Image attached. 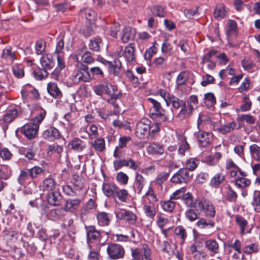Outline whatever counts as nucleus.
<instances>
[{"label":"nucleus","instance_id":"1","mask_svg":"<svg viewBox=\"0 0 260 260\" xmlns=\"http://www.w3.org/2000/svg\"><path fill=\"white\" fill-rule=\"evenodd\" d=\"M93 90L98 95L102 96L105 94L110 96L112 99H117L119 97L117 86L112 85L108 81L94 86Z\"/></svg>","mask_w":260,"mask_h":260},{"label":"nucleus","instance_id":"2","mask_svg":"<svg viewBox=\"0 0 260 260\" xmlns=\"http://www.w3.org/2000/svg\"><path fill=\"white\" fill-rule=\"evenodd\" d=\"M77 70L72 75L71 79L74 84H78L80 82H88L91 79V75L88 71V67L82 63L77 66Z\"/></svg>","mask_w":260,"mask_h":260},{"label":"nucleus","instance_id":"3","mask_svg":"<svg viewBox=\"0 0 260 260\" xmlns=\"http://www.w3.org/2000/svg\"><path fill=\"white\" fill-rule=\"evenodd\" d=\"M131 253L134 260H152L151 250L147 244H143L136 248H131Z\"/></svg>","mask_w":260,"mask_h":260},{"label":"nucleus","instance_id":"4","mask_svg":"<svg viewBox=\"0 0 260 260\" xmlns=\"http://www.w3.org/2000/svg\"><path fill=\"white\" fill-rule=\"evenodd\" d=\"M115 54L118 57L123 56L126 60L129 63H133L135 60V47L134 43H129L126 45L124 50L122 48L117 50Z\"/></svg>","mask_w":260,"mask_h":260},{"label":"nucleus","instance_id":"5","mask_svg":"<svg viewBox=\"0 0 260 260\" xmlns=\"http://www.w3.org/2000/svg\"><path fill=\"white\" fill-rule=\"evenodd\" d=\"M18 115V109L16 107L6 111L3 116L0 118V126L5 132L8 128L9 124L13 121Z\"/></svg>","mask_w":260,"mask_h":260},{"label":"nucleus","instance_id":"6","mask_svg":"<svg viewBox=\"0 0 260 260\" xmlns=\"http://www.w3.org/2000/svg\"><path fill=\"white\" fill-rule=\"evenodd\" d=\"M151 121L147 118H143L136 125L135 134L140 139H144L150 135V124Z\"/></svg>","mask_w":260,"mask_h":260},{"label":"nucleus","instance_id":"7","mask_svg":"<svg viewBox=\"0 0 260 260\" xmlns=\"http://www.w3.org/2000/svg\"><path fill=\"white\" fill-rule=\"evenodd\" d=\"M107 252L109 257L113 260L122 258L125 252L123 247L116 243L109 244L107 248Z\"/></svg>","mask_w":260,"mask_h":260},{"label":"nucleus","instance_id":"8","mask_svg":"<svg viewBox=\"0 0 260 260\" xmlns=\"http://www.w3.org/2000/svg\"><path fill=\"white\" fill-rule=\"evenodd\" d=\"M87 236V242L89 246L91 243L100 242L101 232L95 229L94 226H85Z\"/></svg>","mask_w":260,"mask_h":260},{"label":"nucleus","instance_id":"9","mask_svg":"<svg viewBox=\"0 0 260 260\" xmlns=\"http://www.w3.org/2000/svg\"><path fill=\"white\" fill-rule=\"evenodd\" d=\"M150 117L152 119L160 122L172 121L174 117L173 110L171 109L170 112L165 114V110L162 109L158 111H155L150 114Z\"/></svg>","mask_w":260,"mask_h":260},{"label":"nucleus","instance_id":"10","mask_svg":"<svg viewBox=\"0 0 260 260\" xmlns=\"http://www.w3.org/2000/svg\"><path fill=\"white\" fill-rule=\"evenodd\" d=\"M197 207L199 210L204 211L207 215L211 217L215 216V211L213 205L204 198L198 199Z\"/></svg>","mask_w":260,"mask_h":260},{"label":"nucleus","instance_id":"11","mask_svg":"<svg viewBox=\"0 0 260 260\" xmlns=\"http://www.w3.org/2000/svg\"><path fill=\"white\" fill-rule=\"evenodd\" d=\"M39 126L34 122L27 123L21 128V133L28 139H31L35 138L38 133Z\"/></svg>","mask_w":260,"mask_h":260},{"label":"nucleus","instance_id":"12","mask_svg":"<svg viewBox=\"0 0 260 260\" xmlns=\"http://www.w3.org/2000/svg\"><path fill=\"white\" fill-rule=\"evenodd\" d=\"M189 178L188 171L186 169L182 168L173 176L171 180L173 183L180 184L181 183H187Z\"/></svg>","mask_w":260,"mask_h":260},{"label":"nucleus","instance_id":"13","mask_svg":"<svg viewBox=\"0 0 260 260\" xmlns=\"http://www.w3.org/2000/svg\"><path fill=\"white\" fill-rule=\"evenodd\" d=\"M116 216L117 218L124 220L129 224H135L137 221V217L135 214L132 212L126 210H121L116 213Z\"/></svg>","mask_w":260,"mask_h":260},{"label":"nucleus","instance_id":"14","mask_svg":"<svg viewBox=\"0 0 260 260\" xmlns=\"http://www.w3.org/2000/svg\"><path fill=\"white\" fill-rule=\"evenodd\" d=\"M177 100L178 102L177 103V106L172 107L175 109H178L179 108H181V110L178 113L177 117L182 119H184L190 117L191 114L187 107L186 103L185 101L178 98H177Z\"/></svg>","mask_w":260,"mask_h":260},{"label":"nucleus","instance_id":"15","mask_svg":"<svg viewBox=\"0 0 260 260\" xmlns=\"http://www.w3.org/2000/svg\"><path fill=\"white\" fill-rule=\"evenodd\" d=\"M48 203L54 206H58L61 205L62 196L58 190L50 191L46 196Z\"/></svg>","mask_w":260,"mask_h":260},{"label":"nucleus","instance_id":"16","mask_svg":"<svg viewBox=\"0 0 260 260\" xmlns=\"http://www.w3.org/2000/svg\"><path fill=\"white\" fill-rule=\"evenodd\" d=\"M159 94L164 99L166 103V105L169 106L171 105L172 107H176L178 102L176 96L173 94H170L167 91L160 89L158 91Z\"/></svg>","mask_w":260,"mask_h":260},{"label":"nucleus","instance_id":"17","mask_svg":"<svg viewBox=\"0 0 260 260\" xmlns=\"http://www.w3.org/2000/svg\"><path fill=\"white\" fill-rule=\"evenodd\" d=\"M47 89L48 93L53 98L60 99L62 93L56 83L50 82L47 84Z\"/></svg>","mask_w":260,"mask_h":260},{"label":"nucleus","instance_id":"18","mask_svg":"<svg viewBox=\"0 0 260 260\" xmlns=\"http://www.w3.org/2000/svg\"><path fill=\"white\" fill-rule=\"evenodd\" d=\"M211 134L204 131H199L197 138L199 145L202 147H207L211 144Z\"/></svg>","mask_w":260,"mask_h":260},{"label":"nucleus","instance_id":"19","mask_svg":"<svg viewBox=\"0 0 260 260\" xmlns=\"http://www.w3.org/2000/svg\"><path fill=\"white\" fill-rule=\"evenodd\" d=\"M105 64L108 66L109 72L114 76H117L120 73L122 65L119 59H115L113 61H107Z\"/></svg>","mask_w":260,"mask_h":260},{"label":"nucleus","instance_id":"20","mask_svg":"<svg viewBox=\"0 0 260 260\" xmlns=\"http://www.w3.org/2000/svg\"><path fill=\"white\" fill-rule=\"evenodd\" d=\"M135 29L129 27L123 28L120 34L121 41L125 43L130 40H133L135 37Z\"/></svg>","mask_w":260,"mask_h":260},{"label":"nucleus","instance_id":"21","mask_svg":"<svg viewBox=\"0 0 260 260\" xmlns=\"http://www.w3.org/2000/svg\"><path fill=\"white\" fill-rule=\"evenodd\" d=\"M112 217L111 214L105 212H99L96 214L98 224L101 226L108 225L111 222Z\"/></svg>","mask_w":260,"mask_h":260},{"label":"nucleus","instance_id":"22","mask_svg":"<svg viewBox=\"0 0 260 260\" xmlns=\"http://www.w3.org/2000/svg\"><path fill=\"white\" fill-rule=\"evenodd\" d=\"M43 137L45 139L54 140L60 137V134L57 129L54 127H50L42 134Z\"/></svg>","mask_w":260,"mask_h":260},{"label":"nucleus","instance_id":"23","mask_svg":"<svg viewBox=\"0 0 260 260\" xmlns=\"http://www.w3.org/2000/svg\"><path fill=\"white\" fill-rule=\"evenodd\" d=\"M40 63L43 69L47 71L50 70L54 66V62L52 56L50 54L44 55L40 59Z\"/></svg>","mask_w":260,"mask_h":260},{"label":"nucleus","instance_id":"24","mask_svg":"<svg viewBox=\"0 0 260 260\" xmlns=\"http://www.w3.org/2000/svg\"><path fill=\"white\" fill-rule=\"evenodd\" d=\"M197 208L198 207H193L186 210L185 216L187 220L192 222L199 218L200 213Z\"/></svg>","mask_w":260,"mask_h":260},{"label":"nucleus","instance_id":"25","mask_svg":"<svg viewBox=\"0 0 260 260\" xmlns=\"http://www.w3.org/2000/svg\"><path fill=\"white\" fill-rule=\"evenodd\" d=\"M55 185V180L50 175L43 180L41 187L44 191H52L54 189Z\"/></svg>","mask_w":260,"mask_h":260},{"label":"nucleus","instance_id":"26","mask_svg":"<svg viewBox=\"0 0 260 260\" xmlns=\"http://www.w3.org/2000/svg\"><path fill=\"white\" fill-rule=\"evenodd\" d=\"M145 180L143 176L138 173H136L135 181L134 185L135 192L141 194L142 189L145 185Z\"/></svg>","mask_w":260,"mask_h":260},{"label":"nucleus","instance_id":"27","mask_svg":"<svg viewBox=\"0 0 260 260\" xmlns=\"http://www.w3.org/2000/svg\"><path fill=\"white\" fill-rule=\"evenodd\" d=\"M72 149L80 152L86 147L85 143L81 139L75 138L69 144Z\"/></svg>","mask_w":260,"mask_h":260},{"label":"nucleus","instance_id":"28","mask_svg":"<svg viewBox=\"0 0 260 260\" xmlns=\"http://www.w3.org/2000/svg\"><path fill=\"white\" fill-rule=\"evenodd\" d=\"M143 210L146 216L153 219L156 215V209L154 203L149 202L144 205Z\"/></svg>","mask_w":260,"mask_h":260},{"label":"nucleus","instance_id":"29","mask_svg":"<svg viewBox=\"0 0 260 260\" xmlns=\"http://www.w3.org/2000/svg\"><path fill=\"white\" fill-rule=\"evenodd\" d=\"M205 247L208 250L214 254L219 252V246L217 242L214 239L207 240L205 242Z\"/></svg>","mask_w":260,"mask_h":260},{"label":"nucleus","instance_id":"30","mask_svg":"<svg viewBox=\"0 0 260 260\" xmlns=\"http://www.w3.org/2000/svg\"><path fill=\"white\" fill-rule=\"evenodd\" d=\"M224 180L225 176L221 173H218L211 179L210 185L217 188Z\"/></svg>","mask_w":260,"mask_h":260},{"label":"nucleus","instance_id":"31","mask_svg":"<svg viewBox=\"0 0 260 260\" xmlns=\"http://www.w3.org/2000/svg\"><path fill=\"white\" fill-rule=\"evenodd\" d=\"M237 126V123L234 121L225 124L221 125L217 128V131L220 133L225 135L229 133L234 130Z\"/></svg>","mask_w":260,"mask_h":260},{"label":"nucleus","instance_id":"32","mask_svg":"<svg viewBox=\"0 0 260 260\" xmlns=\"http://www.w3.org/2000/svg\"><path fill=\"white\" fill-rule=\"evenodd\" d=\"M128 197V192L125 189H120L118 187L115 191L113 198L115 200L117 199L121 202L126 203Z\"/></svg>","mask_w":260,"mask_h":260},{"label":"nucleus","instance_id":"33","mask_svg":"<svg viewBox=\"0 0 260 260\" xmlns=\"http://www.w3.org/2000/svg\"><path fill=\"white\" fill-rule=\"evenodd\" d=\"M251 204L254 210L260 213V190H255L253 191Z\"/></svg>","mask_w":260,"mask_h":260},{"label":"nucleus","instance_id":"34","mask_svg":"<svg viewBox=\"0 0 260 260\" xmlns=\"http://www.w3.org/2000/svg\"><path fill=\"white\" fill-rule=\"evenodd\" d=\"M81 201L79 199H69L66 201L63 209L65 212L76 210L78 207Z\"/></svg>","mask_w":260,"mask_h":260},{"label":"nucleus","instance_id":"35","mask_svg":"<svg viewBox=\"0 0 260 260\" xmlns=\"http://www.w3.org/2000/svg\"><path fill=\"white\" fill-rule=\"evenodd\" d=\"M102 45V39L99 37H96L91 39L89 43V48L94 51H99Z\"/></svg>","mask_w":260,"mask_h":260},{"label":"nucleus","instance_id":"36","mask_svg":"<svg viewBox=\"0 0 260 260\" xmlns=\"http://www.w3.org/2000/svg\"><path fill=\"white\" fill-rule=\"evenodd\" d=\"M117 186L114 184L104 183L103 190L104 194L107 197H114Z\"/></svg>","mask_w":260,"mask_h":260},{"label":"nucleus","instance_id":"37","mask_svg":"<svg viewBox=\"0 0 260 260\" xmlns=\"http://www.w3.org/2000/svg\"><path fill=\"white\" fill-rule=\"evenodd\" d=\"M184 204L188 207L192 208L193 207H197V202L198 200H196L194 202L193 201V197L192 194L190 192L185 193L183 197L182 198Z\"/></svg>","mask_w":260,"mask_h":260},{"label":"nucleus","instance_id":"38","mask_svg":"<svg viewBox=\"0 0 260 260\" xmlns=\"http://www.w3.org/2000/svg\"><path fill=\"white\" fill-rule=\"evenodd\" d=\"M148 151L151 154L161 155L164 153V149L163 146L159 144L152 143L148 147Z\"/></svg>","mask_w":260,"mask_h":260},{"label":"nucleus","instance_id":"39","mask_svg":"<svg viewBox=\"0 0 260 260\" xmlns=\"http://www.w3.org/2000/svg\"><path fill=\"white\" fill-rule=\"evenodd\" d=\"M174 233L181 239V244H183L187 236L186 229L181 225L177 226L175 228Z\"/></svg>","mask_w":260,"mask_h":260},{"label":"nucleus","instance_id":"40","mask_svg":"<svg viewBox=\"0 0 260 260\" xmlns=\"http://www.w3.org/2000/svg\"><path fill=\"white\" fill-rule=\"evenodd\" d=\"M259 250V247L256 243H251L245 246L243 249V252L247 255L257 253Z\"/></svg>","mask_w":260,"mask_h":260},{"label":"nucleus","instance_id":"41","mask_svg":"<svg viewBox=\"0 0 260 260\" xmlns=\"http://www.w3.org/2000/svg\"><path fill=\"white\" fill-rule=\"evenodd\" d=\"M238 177L235 182V185L239 188H245L250 185L251 181L250 179L243 177Z\"/></svg>","mask_w":260,"mask_h":260},{"label":"nucleus","instance_id":"42","mask_svg":"<svg viewBox=\"0 0 260 260\" xmlns=\"http://www.w3.org/2000/svg\"><path fill=\"white\" fill-rule=\"evenodd\" d=\"M251 157L255 160L260 161V147L256 144H252L249 147Z\"/></svg>","mask_w":260,"mask_h":260},{"label":"nucleus","instance_id":"43","mask_svg":"<svg viewBox=\"0 0 260 260\" xmlns=\"http://www.w3.org/2000/svg\"><path fill=\"white\" fill-rule=\"evenodd\" d=\"M1 58L6 59H10L13 61L15 59V54L14 52L12 51V47L9 46L3 49Z\"/></svg>","mask_w":260,"mask_h":260},{"label":"nucleus","instance_id":"44","mask_svg":"<svg viewBox=\"0 0 260 260\" xmlns=\"http://www.w3.org/2000/svg\"><path fill=\"white\" fill-rule=\"evenodd\" d=\"M235 221L236 224L240 228L241 234H244L245 233V228L247 225V221L242 216L240 215H236L235 217Z\"/></svg>","mask_w":260,"mask_h":260},{"label":"nucleus","instance_id":"45","mask_svg":"<svg viewBox=\"0 0 260 260\" xmlns=\"http://www.w3.org/2000/svg\"><path fill=\"white\" fill-rule=\"evenodd\" d=\"M173 199H169L167 201H164L160 202L161 208L168 212H172L175 207V202L172 201Z\"/></svg>","mask_w":260,"mask_h":260},{"label":"nucleus","instance_id":"46","mask_svg":"<svg viewBox=\"0 0 260 260\" xmlns=\"http://www.w3.org/2000/svg\"><path fill=\"white\" fill-rule=\"evenodd\" d=\"M196 225L200 229L206 228H212L215 225V222L211 220L205 218H201L197 223Z\"/></svg>","mask_w":260,"mask_h":260},{"label":"nucleus","instance_id":"47","mask_svg":"<svg viewBox=\"0 0 260 260\" xmlns=\"http://www.w3.org/2000/svg\"><path fill=\"white\" fill-rule=\"evenodd\" d=\"M214 16L217 19H221L226 16V12L223 5L216 7L214 11Z\"/></svg>","mask_w":260,"mask_h":260},{"label":"nucleus","instance_id":"48","mask_svg":"<svg viewBox=\"0 0 260 260\" xmlns=\"http://www.w3.org/2000/svg\"><path fill=\"white\" fill-rule=\"evenodd\" d=\"M64 212L63 208H56L50 210L48 215L52 219H55L63 216Z\"/></svg>","mask_w":260,"mask_h":260},{"label":"nucleus","instance_id":"49","mask_svg":"<svg viewBox=\"0 0 260 260\" xmlns=\"http://www.w3.org/2000/svg\"><path fill=\"white\" fill-rule=\"evenodd\" d=\"M29 177H30V174L28 169H24L20 171V173L17 178V181L20 184L23 185L28 180Z\"/></svg>","mask_w":260,"mask_h":260},{"label":"nucleus","instance_id":"50","mask_svg":"<svg viewBox=\"0 0 260 260\" xmlns=\"http://www.w3.org/2000/svg\"><path fill=\"white\" fill-rule=\"evenodd\" d=\"M199 164V160L195 158H190L186 160L185 166L187 170L193 171L194 170Z\"/></svg>","mask_w":260,"mask_h":260},{"label":"nucleus","instance_id":"51","mask_svg":"<svg viewBox=\"0 0 260 260\" xmlns=\"http://www.w3.org/2000/svg\"><path fill=\"white\" fill-rule=\"evenodd\" d=\"M11 175V170L8 166L0 165V178L7 180Z\"/></svg>","mask_w":260,"mask_h":260},{"label":"nucleus","instance_id":"52","mask_svg":"<svg viewBox=\"0 0 260 260\" xmlns=\"http://www.w3.org/2000/svg\"><path fill=\"white\" fill-rule=\"evenodd\" d=\"M94 149L100 152L103 151L105 148V143L104 139L98 138L96 139L92 145Z\"/></svg>","mask_w":260,"mask_h":260},{"label":"nucleus","instance_id":"53","mask_svg":"<svg viewBox=\"0 0 260 260\" xmlns=\"http://www.w3.org/2000/svg\"><path fill=\"white\" fill-rule=\"evenodd\" d=\"M151 12L154 15L159 17H164L166 15L165 8L161 6H154L151 8Z\"/></svg>","mask_w":260,"mask_h":260},{"label":"nucleus","instance_id":"54","mask_svg":"<svg viewBox=\"0 0 260 260\" xmlns=\"http://www.w3.org/2000/svg\"><path fill=\"white\" fill-rule=\"evenodd\" d=\"M46 42L43 40H38L36 43L35 50L38 55L43 54L45 51Z\"/></svg>","mask_w":260,"mask_h":260},{"label":"nucleus","instance_id":"55","mask_svg":"<svg viewBox=\"0 0 260 260\" xmlns=\"http://www.w3.org/2000/svg\"><path fill=\"white\" fill-rule=\"evenodd\" d=\"M226 198L230 202H235L237 199V193L229 185L226 188Z\"/></svg>","mask_w":260,"mask_h":260},{"label":"nucleus","instance_id":"56","mask_svg":"<svg viewBox=\"0 0 260 260\" xmlns=\"http://www.w3.org/2000/svg\"><path fill=\"white\" fill-rule=\"evenodd\" d=\"M12 71L14 75L18 78H21L24 76L23 68L21 65H14L12 67Z\"/></svg>","mask_w":260,"mask_h":260},{"label":"nucleus","instance_id":"57","mask_svg":"<svg viewBox=\"0 0 260 260\" xmlns=\"http://www.w3.org/2000/svg\"><path fill=\"white\" fill-rule=\"evenodd\" d=\"M30 177L31 179L36 178L38 176L44 172V170L40 167L36 166L28 169Z\"/></svg>","mask_w":260,"mask_h":260},{"label":"nucleus","instance_id":"58","mask_svg":"<svg viewBox=\"0 0 260 260\" xmlns=\"http://www.w3.org/2000/svg\"><path fill=\"white\" fill-rule=\"evenodd\" d=\"M186 190V189L184 187L177 189L170 196V199L177 200L181 198V197L183 198V196L185 194V192Z\"/></svg>","mask_w":260,"mask_h":260},{"label":"nucleus","instance_id":"59","mask_svg":"<svg viewBox=\"0 0 260 260\" xmlns=\"http://www.w3.org/2000/svg\"><path fill=\"white\" fill-rule=\"evenodd\" d=\"M116 178L118 182L123 185L127 184L128 180V176L122 172L118 173L116 175Z\"/></svg>","mask_w":260,"mask_h":260},{"label":"nucleus","instance_id":"60","mask_svg":"<svg viewBox=\"0 0 260 260\" xmlns=\"http://www.w3.org/2000/svg\"><path fill=\"white\" fill-rule=\"evenodd\" d=\"M189 147V145L186 142L185 138L182 137L181 140V144L178 149L179 153L182 155H184L185 151L188 149Z\"/></svg>","mask_w":260,"mask_h":260},{"label":"nucleus","instance_id":"61","mask_svg":"<svg viewBox=\"0 0 260 260\" xmlns=\"http://www.w3.org/2000/svg\"><path fill=\"white\" fill-rule=\"evenodd\" d=\"M35 78L38 80H41L43 78H45L48 76V72L43 69H39L38 71H34L32 73Z\"/></svg>","mask_w":260,"mask_h":260},{"label":"nucleus","instance_id":"62","mask_svg":"<svg viewBox=\"0 0 260 260\" xmlns=\"http://www.w3.org/2000/svg\"><path fill=\"white\" fill-rule=\"evenodd\" d=\"M244 104L240 107V109L242 112L248 111L250 110L252 103L249 100L248 96H245L243 99Z\"/></svg>","mask_w":260,"mask_h":260},{"label":"nucleus","instance_id":"63","mask_svg":"<svg viewBox=\"0 0 260 260\" xmlns=\"http://www.w3.org/2000/svg\"><path fill=\"white\" fill-rule=\"evenodd\" d=\"M242 66L244 70H250L253 68L254 64L249 57H245L242 60Z\"/></svg>","mask_w":260,"mask_h":260},{"label":"nucleus","instance_id":"64","mask_svg":"<svg viewBox=\"0 0 260 260\" xmlns=\"http://www.w3.org/2000/svg\"><path fill=\"white\" fill-rule=\"evenodd\" d=\"M166 58L162 57H159L155 59L154 60V64L157 68L162 69L166 66Z\"/></svg>","mask_w":260,"mask_h":260}]
</instances>
